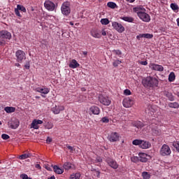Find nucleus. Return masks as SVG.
I'll use <instances>...</instances> for the list:
<instances>
[{
  "instance_id": "nucleus-1",
  "label": "nucleus",
  "mask_w": 179,
  "mask_h": 179,
  "mask_svg": "<svg viewBox=\"0 0 179 179\" xmlns=\"http://www.w3.org/2000/svg\"><path fill=\"white\" fill-rule=\"evenodd\" d=\"M135 13H137V16L145 23H149L150 22V15L146 13V9L142 6H138L133 8Z\"/></svg>"
},
{
  "instance_id": "nucleus-2",
  "label": "nucleus",
  "mask_w": 179,
  "mask_h": 179,
  "mask_svg": "<svg viewBox=\"0 0 179 179\" xmlns=\"http://www.w3.org/2000/svg\"><path fill=\"white\" fill-rule=\"evenodd\" d=\"M142 84L144 87H157L159 86V80L155 77L148 76L143 79Z\"/></svg>"
},
{
  "instance_id": "nucleus-3",
  "label": "nucleus",
  "mask_w": 179,
  "mask_h": 179,
  "mask_svg": "<svg viewBox=\"0 0 179 179\" xmlns=\"http://www.w3.org/2000/svg\"><path fill=\"white\" fill-rule=\"evenodd\" d=\"M133 145L135 146H140L141 149H149L152 144L149 143V141H146L144 140L136 139L132 141Z\"/></svg>"
},
{
  "instance_id": "nucleus-4",
  "label": "nucleus",
  "mask_w": 179,
  "mask_h": 179,
  "mask_svg": "<svg viewBox=\"0 0 179 179\" xmlns=\"http://www.w3.org/2000/svg\"><path fill=\"white\" fill-rule=\"evenodd\" d=\"M62 15L64 16H69L71 14V3L69 2H64L61 7Z\"/></svg>"
},
{
  "instance_id": "nucleus-5",
  "label": "nucleus",
  "mask_w": 179,
  "mask_h": 179,
  "mask_svg": "<svg viewBox=\"0 0 179 179\" xmlns=\"http://www.w3.org/2000/svg\"><path fill=\"white\" fill-rule=\"evenodd\" d=\"M159 155L163 157L170 156L171 155V149L167 144H164L159 150Z\"/></svg>"
},
{
  "instance_id": "nucleus-6",
  "label": "nucleus",
  "mask_w": 179,
  "mask_h": 179,
  "mask_svg": "<svg viewBox=\"0 0 179 179\" xmlns=\"http://www.w3.org/2000/svg\"><path fill=\"white\" fill-rule=\"evenodd\" d=\"M15 57L17 58V62H23L24 59H26V53L23 50H17L15 52Z\"/></svg>"
},
{
  "instance_id": "nucleus-7",
  "label": "nucleus",
  "mask_w": 179,
  "mask_h": 179,
  "mask_svg": "<svg viewBox=\"0 0 179 179\" xmlns=\"http://www.w3.org/2000/svg\"><path fill=\"white\" fill-rule=\"evenodd\" d=\"M112 27L115 30H117L118 33H124V31H125V27H124L121 23L113 22L112 23Z\"/></svg>"
},
{
  "instance_id": "nucleus-8",
  "label": "nucleus",
  "mask_w": 179,
  "mask_h": 179,
  "mask_svg": "<svg viewBox=\"0 0 179 179\" xmlns=\"http://www.w3.org/2000/svg\"><path fill=\"white\" fill-rule=\"evenodd\" d=\"M99 101L103 106H110L111 104V100L108 96H104L101 94L99 96Z\"/></svg>"
},
{
  "instance_id": "nucleus-9",
  "label": "nucleus",
  "mask_w": 179,
  "mask_h": 179,
  "mask_svg": "<svg viewBox=\"0 0 179 179\" xmlns=\"http://www.w3.org/2000/svg\"><path fill=\"white\" fill-rule=\"evenodd\" d=\"M134 99L130 97L125 98L122 101V104L126 108H129L131 106H134Z\"/></svg>"
},
{
  "instance_id": "nucleus-10",
  "label": "nucleus",
  "mask_w": 179,
  "mask_h": 179,
  "mask_svg": "<svg viewBox=\"0 0 179 179\" xmlns=\"http://www.w3.org/2000/svg\"><path fill=\"white\" fill-rule=\"evenodd\" d=\"M108 139L110 142H118L120 141V134L117 132H112L108 136Z\"/></svg>"
},
{
  "instance_id": "nucleus-11",
  "label": "nucleus",
  "mask_w": 179,
  "mask_h": 179,
  "mask_svg": "<svg viewBox=\"0 0 179 179\" xmlns=\"http://www.w3.org/2000/svg\"><path fill=\"white\" fill-rule=\"evenodd\" d=\"M149 67L152 69V71H157L158 72H163V71H164L163 66L155 63H150Z\"/></svg>"
},
{
  "instance_id": "nucleus-12",
  "label": "nucleus",
  "mask_w": 179,
  "mask_h": 179,
  "mask_svg": "<svg viewBox=\"0 0 179 179\" xmlns=\"http://www.w3.org/2000/svg\"><path fill=\"white\" fill-rule=\"evenodd\" d=\"M0 38H4L6 40H10L12 38V34L8 31H0Z\"/></svg>"
},
{
  "instance_id": "nucleus-13",
  "label": "nucleus",
  "mask_w": 179,
  "mask_h": 179,
  "mask_svg": "<svg viewBox=\"0 0 179 179\" xmlns=\"http://www.w3.org/2000/svg\"><path fill=\"white\" fill-rule=\"evenodd\" d=\"M44 6L48 10H50V12H52L55 9V4L51 1H46L44 3Z\"/></svg>"
},
{
  "instance_id": "nucleus-14",
  "label": "nucleus",
  "mask_w": 179,
  "mask_h": 179,
  "mask_svg": "<svg viewBox=\"0 0 179 179\" xmlns=\"http://www.w3.org/2000/svg\"><path fill=\"white\" fill-rule=\"evenodd\" d=\"M64 110H65L64 106H55L52 108L53 114H59V113L64 111Z\"/></svg>"
},
{
  "instance_id": "nucleus-15",
  "label": "nucleus",
  "mask_w": 179,
  "mask_h": 179,
  "mask_svg": "<svg viewBox=\"0 0 179 179\" xmlns=\"http://www.w3.org/2000/svg\"><path fill=\"white\" fill-rule=\"evenodd\" d=\"M107 163L110 167L112 169H114V170H117L118 169V164H117V162H115L113 159H107Z\"/></svg>"
},
{
  "instance_id": "nucleus-16",
  "label": "nucleus",
  "mask_w": 179,
  "mask_h": 179,
  "mask_svg": "<svg viewBox=\"0 0 179 179\" xmlns=\"http://www.w3.org/2000/svg\"><path fill=\"white\" fill-rule=\"evenodd\" d=\"M80 64L76 61V59H73L71 61H70L69 64V68H71V69H76V68H79Z\"/></svg>"
},
{
  "instance_id": "nucleus-17",
  "label": "nucleus",
  "mask_w": 179,
  "mask_h": 179,
  "mask_svg": "<svg viewBox=\"0 0 179 179\" xmlns=\"http://www.w3.org/2000/svg\"><path fill=\"white\" fill-rule=\"evenodd\" d=\"M43 124V120H34L32 123L31 124V128H34V129H38V125Z\"/></svg>"
},
{
  "instance_id": "nucleus-18",
  "label": "nucleus",
  "mask_w": 179,
  "mask_h": 179,
  "mask_svg": "<svg viewBox=\"0 0 179 179\" xmlns=\"http://www.w3.org/2000/svg\"><path fill=\"white\" fill-rule=\"evenodd\" d=\"M90 111L92 114H94V115H99L100 114V108L93 106L90 108Z\"/></svg>"
},
{
  "instance_id": "nucleus-19",
  "label": "nucleus",
  "mask_w": 179,
  "mask_h": 179,
  "mask_svg": "<svg viewBox=\"0 0 179 179\" xmlns=\"http://www.w3.org/2000/svg\"><path fill=\"white\" fill-rule=\"evenodd\" d=\"M132 125L138 129H142L145 127V124L141 121H134L132 122Z\"/></svg>"
},
{
  "instance_id": "nucleus-20",
  "label": "nucleus",
  "mask_w": 179,
  "mask_h": 179,
  "mask_svg": "<svg viewBox=\"0 0 179 179\" xmlns=\"http://www.w3.org/2000/svg\"><path fill=\"white\" fill-rule=\"evenodd\" d=\"M153 38V34H141L136 36L138 40H141V38Z\"/></svg>"
},
{
  "instance_id": "nucleus-21",
  "label": "nucleus",
  "mask_w": 179,
  "mask_h": 179,
  "mask_svg": "<svg viewBox=\"0 0 179 179\" xmlns=\"http://www.w3.org/2000/svg\"><path fill=\"white\" fill-rule=\"evenodd\" d=\"M36 92L42 94H48L50 93V89L38 87L36 89Z\"/></svg>"
},
{
  "instance_id": "nucleus-22",
  "label": "nucleus",
  "mask_w": 179,
  "mask_h": 179,
  "mask_svg": "<svg viewBox=\"0 0 179 179\" xmlns=\"http://www.w3.org/2000/svg\"><path fill=\"white\" fill-rule=\"evenodd\" d=\"M121 20H124V22H127L128 23H134L135 19L132 17L123 16L120 17Z\"/></svg>"
},
{
  "instance_id": "nucleus-23",
  "label": "nucleus",
  "mask_w": 179,
  "mask_h": 179,
  "mask_svg": "<svg viewBox=\"0 0 179 179\" xmlns=\"http://www.w3.org/2000/svg\"><path fill=\"white\" fill-rule=\"evenodd\" d=\"M148 155L145 153H140L139 154V161L141 162L142 163H146L148 162V158H147Z\"/></svg>"
},
{
  "instance_id": "nucleus-24",
  "label": "nucleus",
  "mask_w": 179,
  "mask_h": 179,
  "mask_svg": "<svg viewBox=\"0 0 179 179\" xmlns=\"http://www.w3.org/2000/svg\"><path fill=\"white\" fill-rule=\"evenodd\" d=\"M64 170H71V169H74L75 166L71 164V162H65L63 165Z\"/></svg>"
},
{
  "instance_id": "nucleus-25",
  "label": "nucleus",
  "mask_w": 179,
  "mask_h": 179,
  "mask_svg": "<svg viewBox=\"0 0 179 179\" xmlns=\"http://www.w3.org/2000/svg\"><path fill=\"white\" fill-rule=\"evenodd\" d=\"M164 94L166 96V97H167V99H169L170 101H174V96L171 92L164 91Z\"/></svg>"
},
{
  "instance_id": "nucleus-26",
  "label": "nucleus",
  "mask_w": 179,
  "mask_h": 179,
  "mask_svg": "<svg viewBox=\"0 0 179 179\" xmlns=\"http://www.w3.org/2000/svg\"><path fill=\"white\" fill-rule=\"evenodd\" d=\"M51 167H53L54 171L57 174H62V173H64V169L59 168L57 165H51Z\"/></svg>"
},
{
  "instance_id": "nucleus-27",
  "label": "nucleus",
  "mask_w": 179,
  "mask_h": 179,
  "mask_svg": "<svg viewBox=\"0 0 179 179\" xmlns=\"http://www.w3.org/2000/svg\"><path fill=\"white\" fill-rule=\"evenodd\" d=\"M4 110L8 114H10L12 113H15V111H16V108L12 106H6V108H4Z\"/></svg>"
},
{
  "instance_id": "nucleus-28",
  "label": "nucleus",
  "mask_w": 179,
  "mask_h": 179,
  "mask_svg": "<svg viewBox=\"0 0 179 179\" xmlns=\"http://www.w3.org/2000/svg\"><path fill=\"white\" fill-rule=\"evenodd\" d=\"M91 36L94 37V38H100L101 37V35L97 31H92Z\"/></svg>"
},
{
  "instance_id": "nucleus-29",
  "label": "nucleus",
  "mask_w": 179,
  "mask_h": 179,
  "mask_svg": "<svg viewBox=\"0 0 179 179\" xmlns=\"http://www.w3.org/2000/svg\"><path fill=\"white\" fill-rule=\"evenodd\" d=\"M141 177H143V179H150V177H151L150 173L143 171L141 173Z\"/></svg>"
},
{
  "instance_id": "nucleus-30",
  "label": "nucleus",
  "mask_w": 179,
  "mask_h": 179,
  "mask_svg": "<svg viewBox=\"0 0 179 179\" xmlns=\"http://www.w3.org/2000/svg\"><path fill=\"white\" fill-rule=\"evenodd\" d=\"M169 107H170V108H179V104L177 102H171L168 104Z\"/></svg>"
},
{
  "instance_id": "nucleus-31",
  "label": "nucleus",
  "mask_w": 179,
  "mask_h": 179,
  "mask_svg": "<svg viewBox=\"0 0 179 179\" xmlns=\"http://www.w3.org/2000/svg\"><path fill=\"white\" fill-rule=\"evenodd\" d=\"M176 80V74L174 72H171L169 76V82H174Z\"/></svg>"
},
{
  "instance_id": "nucleus-32",
  "label": "nucleus",
  "mask_w": 179,
  "mask_h": 179,
  "mask_svg": "<svg viewBox=\"0 0 179 179\" xmlns=\"http://www.w3.org/2000/svg\"><path fill=\"white\" fill-rule=\"evenodd\" d=\"M31 156V154L28 153V154H23L22 155H20L18 159L20 160H24V159H28V157H30Z\"/></svg>"
},
{
  "instance_id": "nucleus-33",
  "label": "nucleus",
  "mask_w": 179,
  "mask_h": 179,
  "mask_svg": "<svg viewBox=\"0 0 179 179\" xmlns=\"http://www.w3.org/2000/svg\"><path fill=\"white\" fill-rule=\"evenodd\" d=\"M171 8L172 9V10H173L174 12H178L179 7L178 5H177L175 3H171Z\"/></svg>"
},
{
  "instance_id": "nucleus-34",
  "label": "nucleus",
  "mask_w": 179,
  "mask_h": 179,
  "mask_svg": "<svg viewBox=\"0 0 179 179\" xmlns=\"http://www.w3.org/2000/svg\"><path fill=\"white\" fill-rule=\"evenodd\" d=\"M70 179H80V173L71 174L70 176Z\"/></svg>"
},
{
  "instance_id": "nucleus-35",
  "label": "nucleus",
  "mask_w": 179,
  "mask_h": 179,
  "mask_svg": "<svg viewBox=\"0 0 179 179\" xmlns=\"http://www.w3.org/2000/svg\"><path fill=\"white\" fill-rule=\"evenodd\" d=\"M107 6L111 9H115V8H117V4L114 2L109 1L107 3Z\"/></svg>"
},
{
  "instance_id": "nucleus-36",
  "label": "nucleus",
  "mask_w": 179,
  "mask_h": 179,
  "mask_svg": "<svg viewBox=\"0 0 179 179\" xmlns=\"http://www.w3.org/2000/svg\"><path fill=\"white\" fill-rule=\"evenodd\" d=\"M150 128H151V129H159V124H158L157 122H152V123L150 125Z\"/></svg>"
},
{
  "instance_id": "nucleus-37",
  "label": "nucleus",
  "mask_w": 179,
  "mask_h": 179,
  "mask_svg": "<svg viewBox=\"0 0 179 179\" xmlns=\"http://www.w3.org/2000/svg\"><path fill=\"white\" fill-rule=\"evenodd\" d=\"M54 127V124L52 122H48L45 124V128H46V129H52Z\"/></svg>"
},
{
  "instance_id": "nucleus-38",
  "label": "nucleus",
  "mask_w": 179,
  "mask_h": 179,
  "mask_svg": "<svg viewBox=\"0 0 179 179\" xmlns=\"http://www.w3.org/2000/svg\"><path fill=\"white\" fill-rule=\"evenodd\" d=\"M17 9L21 10V12L26 13V8L22 5L18 4L17 6Z\"/></svg>"
},
{
  "instance_id": "nucleus-39",
  "label": "nucleus",
  "mask_w": 179,
  "mask_h": 179,
  "mask_svg": "<svg viewBox=\"0 0 179 179\" xmlns=\"http://www.w3.org/2000/svg\"><path fill=\"white\" fill-rule=\"evenodd\" d=\"M101 24H108V23H110V20H108V18H102L101 20Z\"/></svg>"
},
{
  "instance_id": "nucleus-40",
  "label": "nucleus",
  "mask_w": 179,
  "mask_h": 179,
  "mask_svg": "<svg viewBox=\"0 0 179 179\" xmlns=\"http://www.w3.org/2000/svg\"><path fill=\"white\" fill-rule=\"evenodd\" d=\"M122 62H121V60H115L113 63V66H115V68H117V66H118L120 64H122Z\"/></svg>"
},
{
  "instance_id": "nucleus-41",
  "label": "nucleus",
  "mask_w": 179,
  "mask_h": 179,
  "mask_svg": "<svg viewBox=\"0 0 179 179\" xmlns=\"http://www.w3.org/2000/svg\"><path fill=\"white\" fill-rule=\"evenodd\" d=\"M113 52H114V54H115L118 57H121V55H122V52H121V50H113Z\"/></svg>"
},
{
  "instance_id": "nucleus-42",
  "label": "nucleus",
  "mask_w": 179,
  "mask_h": 179,
  "mask_svg": "<svg viewBox=\"0 0 179 179\" xmlns=\"http://www.w3.org/2000/svg\"><path fill=\"white\" fill-rule=\"evenodd\" d=\"M173 146L179 152V142L178 141L173 142Z\"/></svg>"
},
{
  "instance_id": "nucleus-43",
  "label": "nucleus",
  "mask_w": 179,
  "mask_h": 179,
  "mask_svg": "<svg viewBox=\"0 0 179 179\" xmlns=\"http://www.w3.org/2000/svg\"><path fill=\"white\" fill-rule=\"evenodd\" d=\"M1 138L4 141H8V139H9V138H10V137L9 136V135L3 134L1 135Z\"/></svg>"
},
{
  "instance_id": "nucleus-44",
  "label": "nucleus",
  "mask_w": 179,
  "mask_h": 179,
  "mask_svg": "<svg viewBox=\"0 0 179 179\" xmlns=\"http://www.w3.org/2000/svg\"><path fill=\"white\" fill-rule=\"evenodd\" d=\"M124 94L125 96H130V94H131V90H128V89L124 90Z\"/></svg>"
},
{
  "instance_id": "nucleus-45",
  "label": "nucleus",
  "mask_w": 179,
  "mask_h": 179,
  "mask_svg": "<svg viewBox=\"0 0 179 179\" xmlns=\"http://www.w3.org/2000/svg\"><path fill=\"white\" fill-rule=\"evenodd\" d=\"M20 178L22 179H31V178H29V176L27 174H21Z\"/></svg>"
},
{
  "instance_id": "nucleus-46",
  "label": "nucleus",
  "mask_w": 179,
  "mask_h": 179,
  "mask_svg": "<svg viewBox=\"0 0 179 179\" xmlns=\"http://www.w3.org/2000/svg\"><path fill=\"white\" fill-rule=\"evenodd\" d=\"M101 121L102 122H105V123H108L110 122V120H108V117H102Z\"/></svg>"
},
{
  "instance_id": "nucleus-47",
  "label": "nucleus",
  "mask_w": 179,
  "mask_h": 179,
  "mask_svg": "<svg viewBox=\"0 0 179 179\" xmlns=\"http://www.w3.org/2000/svg\"><path fill=\"white\" fill-rule=\"evenodd\" d=\"M138 160H139V158L138 157H131V162H133V163H136Z\"/></svg>"
},
{
  "instance_id": "nucleus-48",
  "label": "nucleus",
  "mask_w": 179,
  "mask_h": 179,
  "mask_svg": "<svg viewBox=\"0 0 179 179\" xmlns=\"http://www.w3.org/2000/svg\"><path fill=\"white\" fill-rule=\"evenodd\" d=\"M24 68H25V69H30V62H27L24 64Z\"/></svg>"
},
{
  "instance_id": "nucleus-49",
  "label": "nucleus",
  "mask_w": 179,
  "mask_h": 179,
  "mask_svg": "<svg viewBox=\"0 0 179 179\" xmlns=\"http://www.w3.org/2000/svg\"><path fill=\"white\" fill-rule=\"evenodd\" d=\"M15 13L17 16H19L20 17H22V15H20V12H19V10L17 8L15 9Z\"/></svg>"
},
{
  "instance_id": "nucleus-50",
  "label": "nucleus",
  "mask_w": 179,
  "mask_h": 179,
  "mask_svg": "<svg viewBox=\"0 0 179 179\" xmlns=\"http://www.w3.org/2000/svg\"><path fill=\"white\" fill-rule=\"evenodd\" d=\"M94 176H96L98 178H100V171L94 170Z\"/></svg>"
},
{
  "instance_id": "nucleus-51",
  "label": "nucleus",
  "mask_w": 179,
  "mask_h": 179,
  "mask_svg": "<svg viewBox=\"0 0 179 179\" xmlns=\"http://www.w3.org/2000/svg\"><path fill=\"white\" fill-rule=\"evenodd\" d=\"M52 142V138L50 137H47L46 143H51Z\"/></svg>"
},
{
  "instance_id": "nucleus-52",
  "label": "nucleus",
  "mask_w": 179,
  "mask_h": 179,
  "mask_svg": "<svg viewBox=\"0 0 179 179\" xmlns=\"http://www.w3.org/2000/svg\"><path fill=\"white\" fill-rule=\"evenodd\" d=\"M139 64H141V65H144L145 66H146V65H148V61L140 62Z\"/></svg>"
},
{
  "instance_id": "nucleus-53",
  "label": "nucleus",
  "mask_w": 179,
  "mask_h": 179,
  "mask_svg": "<svg viewBox=\"0 0 179 179\" xmlns=\"http://www.w3.org/2000/svg\"><path fill=\"white\" fill-rule=\"evenodd\" d=\"M45 169H46V170H48V171H51L52 170V169L51 168V166H50L49 165H46L45 166Z\"/></svg>"
},
{
  "instance_id": "nucleus-54",
  "label": "nucleus",
  "mask_w": 179,
  "mask_h": 179,
  "mask_svg": "<svg viewBox=\"0 0 179 179\" xmlns=\"http://www.w3.org/2000/svg\"><path fill=\"white\" fill-rule=\"evenodd\" d=\"M96 162L97 163H101V162H103V159H102L101 157H97V158L96 159Z\"/></svg>"
},
{
  "instance_id": "nucleus-55",
  "label": "nucleus",
  "mask_w": 179,
  "mask_h": 179,
  "mask_svg": "<svg viewBox=\"0 0 179 179\" xmlns=\"http://www.w3.org/2000/svg\"><path fill=\"white\" fill-rule=\"evenodd\" d=\"M36 169H38V170H41V166L40 164H37L35 165Z\"/></svg>"
},
{
  "instance_id": "nucleus-56",
  "label": "nucleus",
  "mask_w": 179,
  "mask_h": 179,
  "mask_svg": "<svg viewBox=\"0 0 179 179\" xmlns=\"http://www.w3.org/2000/svg\"><path fill=\"white\" fill-rule=\"evenodd\" d=\"M67 149H69V150H71V152H72L73 150V147L71 145H67Z\"/></svg>"
},
{
  "instance_id": "nucleus-57",
  "label": "nucleus",
  "mask_w": 179,
  "mask_h": 179,
  "mask_svg": "<svg viewBox=\"0 0 179 179\" xmlns=\"http://www.w3.org/2000/svg\"><path fill=\"white\" fill-rule=\"evenodd\" d=\"M101 34H102V36H107V32H106V31H104V29H103V30L101 31Z\"/></svg>"
},
{
  "instance_id": "nucleus-58",
  "label": "nucleus",
  "mask_w": 179,
  "mask_h": 179,
  "mask_svg": "<svg viewBox=\"0 0 179 179\" xmlns=\"http://www.w3.org/2000/svg\"><path fill=\"white\" fill-rule=\"evenodd\" d=\"M127 2H130V3H132L135 2V0H126Z\"/></svg>"
},
{
  "instance_id": "nucleus-59",
  "label": "nucleus",
  "mask_w": 179,
  "mask_h": 179,
  "mask_svg": "<svg viewBox=\"0 0 179 179\" xmlns=\"http://www.w3.org/2000/svg\"><path fill=\"white\" fill-rule=\"evenodd\" d=\"M19 127V124H16L15 127H13V125H11V128H13L14 129H16Z\"/></svg>"
},
{
  "instance_id": "nucleus-60",
  "label": "nucleus",
  "mask_w": 179,
  "mask_h": 179,
  "mask_svg": "<svg viewBox=\"0 0 179 179\" xmlns=\"http://www.w3.org/2000/svg\"><path fill=\"white\" fill-rule=\"evenodd\" d=\"M83 55H87V51L83 52Z\"/></svg>"
},
{
  "instance_id": "nucleus-61",
  "label": "nucleus",
  "mask_w": 179,
  "mask_h": 179,
  "mask_svg": "<svg viewBox=\"0 0 179 179\" xmlns=\"http://www.w3.org/2000/svg\"><path fill=\"white\" fill-rule=\"evenodd\" d=\"M48 179H55V176H52L50 178H48Z\"/></svg>"
},
{
  "instance_id": "nucleus-62",
  "label": "nucleus",
  "mask_w": 179,
  "mask_h": 179,
  "mask_svg": "<svg viewBox=\"0 0 179 179\" xmlns=\"http://www.w3.org/2000/svg\"><path fill=\"white\" fill-rule=\"evenodd\" d=\"M15 66L19 67V66H20V64H19V63H15Z\"/></svg>"
},
{
  "instance_id": "nucleus-63",
  "label": "nucleus",
  "mask_w": 179,
  "mask_h": 179,
  "mask_svg": "<svg viewBox=\"0 0 179 179\" xmlns=\"http://www.w3.org/2000/svg\"><path fill=\"white\" fill-rule=\"evenodd\" d=\"M176 22H177V24H178V27H179V18H178V19L176 20Z\"/></svg>"
},
{
  "instance_id": "nucleus-64",
  "label": "nucleus",
  "mask_w": 179,
  "mask_h": 179,
  "mask_svg": "<svg viewBox=\"0 0 179 179\" xmlns=\"http://www.w3.org/2000/svg\"><path fill=\"white\" fill-rule=\"evenodd\" d=\"M69 24H71V26H73V22H70Z\"/></svg>"
}]
</instances>
